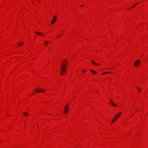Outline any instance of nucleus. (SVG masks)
<instances>
[{
    "instance_id": "7",
    "label": "nucleus",
    "mask_w": 148,
    "mask_h": 148,
    "mask_svg": "<svg viewBox=\"0 0 148 148\" xmlns=\"http://www.w3.org/2000/svg\"><path fill=\"white\" fill-rule=\"evenodd\" d=\"M90 71L93 73L94 74H96L97 73V72L96 71H94L93 70H90Z\"/></svg>"
},
{
    "instance_id": "9",
    "label": "nucleus",
    "mask_w": 148,
    "mask_h": 148,
    "mask_svg": "<svg viewBox=\"0 0 148 148\" xmlns=\"http://www.w3.org/2000/svg\"><path fill=\"white\" fill-rule=\"evenodd\" d=\"M116 117H114L113 119H112V121L113 122H114L116 119Z\"/></svg>"
},
{
    "instance_id": "15",
    "label": "nucleus",
    "mask_w": 148,
    "mask_h": 148,
    "mask_svg": "<svg viewBox=\"0 0 148 148\" xmlns=\"http://www.w3.org/2000/svg\"><path fill=\"white\" fill-rule=\"evenodd\" d=\"M48 42L47 41H46L45 42V45L46 46L48 43Z\"/></svg>"
},
{
    "instance_id": "1",
    "label": "nucleus",
    "mask_w": 148,
    "mask_h": 148,
    "mask_svg": "<svg viewBox=\"0 0 148 148\" xmlns=\"http://www.w3.org/2000/svg\"><path fill=\"white\" fill-rule=\"evenodd\" d=\"M66 70V65L65 64H62L60 68V70L61 71V75H63L64 74Z\"/></svg>"
},
{
    "instance_id": "10",
    "label": "nucleus",
    "mask_w": 148,
    "mask_h": 148,
    "mask_svg": "<svg viewBox=\"0 0 148 148\" xmlns=\"http://www.w3.org/2000/svg\"><path fill=\"white\" fill-rule=\"evenodd\" d=\"M91 62L93 64H95L96 65H98V64L97 63L93 61H92Z\"/></svg>"
},
{
    "instance_id": "4",
    "label": "nucleus",
    "mask_w": 148,
    "mask_h": 148,
    "mask_svg": "<svg viewBox=\"0 0 148 148\" xmlns=\"http://www.w3.org/2000/svg\"><path fill=\"white\" fill-rule=\"evenodd\" d=\"M63 63H62L61 65L62 64H65L66 65V67L67 64H68V62L66 59L62 61Z\"/></svg>"
},
{
    "instance_id": "21",
    "label": "nucleus",
    "mask_w": 148,
    "mask_h": 148,
    "mask_svg": "<svg viewBox=\"0 0 148 148\" xmlns=\"http://www.w3.org/2000/svg\"><path fill=\"white\" fill-rule=\"evenodd\" d=\"M85 71H83V73H85Z\"/></svg>"
},
{
    "instance_id": "19",
    "label": "nucleus",
    "mask_w": 148,
    "mask_h": 148,
    "mask_svg": "<svg viewBox=\"0 0 148 148\" xmlns=\"http://www.w3.org/2000/svg\"><path fill=\"white\" fill-rule=\"evenodd\" d=\"M110 102L111 103H112V100L111 99H110Z\"/></svg>"
},
{
    "instance_id": "17",
    "label": "nucleus",
    "mask_w": 148,
    "mask_h": 148,
    "mask_svg": "<svg viewBox=\"0 0 148 148\" xmlns=\"http://www.w3.org/2000/svg\"><path fill=\"white\" fill-rule=\"evenodd\" d=\"M137 3H136L134 5H133L131 8H130V9L132 8H133V7H134L137 4Z\"/></svg>"
},
{
    "instance_id": "23",
    "label": "nucleus",
    "mask_w": 148,
    "mask_h": 148,
    "mask_svg": "<svg viewBox=\"0 0 148 148\" xmlns=\"http://www.w3.org/2000/svg\"><path fill=\"white\" fill-rule=\"evenodd\" d=\"M60 36H60H58V37H59V36Z\"/></svg>"
},
{
    "instance_id": "13",
    "label": "nucleus",
    "mask_w": 148,
    "mask_h": 148,
    "mask_svg": "<svg viewBox=\"0 0 148 148\" xmlns=\"http://www.w3.org/2000/svg\"><path fill=\"white\" fill-rule=\"evenodd\" d=\"M35 33L38 35H42V34L39 33V32H35Z\"/></svg>"
},
{
    "instance_id": "6",
    "label": "nucleus",
    "mask_w": 148,
    "mask_h": 148,
    "mask_svg": "<svg viewBox=\"0 0 148 148\" xmlns=\"http://www.w3.org/2000/svg\"><path fill=\"white\" fill-rule=\"evenodd\" d=\"M56 18L55 16H54L53 17V19L52 21V22L51 23V24H53L55 23L56 22Z\"/></svg>"
},
{
    "instance_id": "20",
    "label": "nucleus",
    "mask_w": 148,
    "mask_h": 148,
    "mask_svg": "<svg viewBox=\"0 0 148 148\" xmlns=\"http://www.w3.org/2000/svg\"><path fill=\"white\" fill-rule=\"evenodd\" d=\"M118 115L117 114L116 116L115 117H116V118H117V117H118Z\"/></svg>"
},
{
    "instance_id": "18",
    "label": "nucleus",
    "mask_w": 148,
    "mask_h": 148,
    "mask_svg": "<svg viewBox=\"0 0 148 148\" xmlns=\"http://www.w3.org/2000/svg\"><path fill=\"white\" fill-rule=\"evenodd\" d=\"M24 114L25 115H28V114L26 112H25Z\"/></svg>"
},
{
    "instance_id": "2",
    "label": "nucleus",
    "mask_w": 148,
    "mask_h": 148,
    "mask_svg": "<svg viewBox=\"0 0 148 148\" xmlns=\"http://www.w3.org/2000/svg\"><path fill=\"white\" fill-rule=\"evenodd\" d=\"M140 64V61L139 60H137L134 63V65L136 66H138Z\"/></svg>"
},
{
    "instance_id": "16",
    "label": "nucleus",
    "mask_w": 148,
    "mask_h": 148,
    "mask_svg": "<svg viewBox=\"0 0 148 148\" xmlns=\"http://www.w3.org/2000/svg\"><path fill=\"white\" fill-rule=\"evenodd\" d=\"M23 42H21L19 44V46H21V45H23Z\"/></svg>"
},
{
    "instance_id": "22",
    "label": "nucleus",
    "mask_w": 148,
    "mask_h": 148,
    "mask_svg": "<svg viewBox=\"0 0 148 148\" xmlns=\"http://www.w3.org/2000/svg\"><path fill=\"white\" fill-rule=\"evenodd\" d=\"M83 5H81V6L82 7H83Z\"/></svg>"
},
{
    "instance_id": "11",
    "label": "nucleus",
    "mask_w": 148,
    "mask_h": 148,
    "mask_svg": "<svg viewBox=\"0 0 148 148\" xmlns=\"http://www.w3.org/2000/svg\"><path fill=\"white\" fill-rule=\"evenodd\" d=\"M110 73L111 72H104L103 73H102V75H104V74H106V73Z\"/></svg>"
},
{
    "instance_id": "5",
    "label": "nucleus",
    "mask_w": 148,
    "mask_h": 148,
    "mask_svg": "<svg viewBox=\"0 0 148 148\" xmlns=\"http://www.w3.org/2000/svg\"><path fill=\"white\" fill-rule=\"evenodd\" d=\"M69 106L68 105H67L66 107H65L64 108V110H65V111H64V113H66L67 111H68V110L69 109Z\"/></svg>"
},
{
    "instance_id": "14",
    "label": "nucleus",
    "mask_w": 148,
    "mask_h": 148,
    "mask_svg": "<svg viewBox=\"0 0 148 148\" xmlns=\"http://www.w3.org/2000/svg\"><path fill=\"white\" fill-rule=\"evenodd\" d=\"M138 91L139 92H140L141 90V89L140 88H137Z\"/></svg>"
},
{
    "instance_id": "3",
    "label": "nucleus",
    "mask_w": 148,
    "mask_h": 148,
    "mask_svg": "<svg viewBox=\"0 0 148 148\" xmlns=\"http://www.w3.org/2000/svg\"><path fill=\"white\" fill-rule=\"evenodd\" d=\"M35 91L38 92H44L45 91V90L42 89H35Z\"/></svg>"
},
{
    "instance_id": "12",
    "label": "nucleus",
    "mask_w": 148,
    "mask_h": 148,
    "mask_svg": "<svg viewBox=\"0 0 148 148\" xmlns=\"http://www.w3.org/2000/svg\"><path fill=\"white\" fill-rule=\"evenodd\" d=\"M111 104L114 107H116V105L113 102H112Z\"/></svg>"
},
{
    "instance_id": "8",
    "label": "nucleus",
    "mask_w": 148,
    "mask_h": 148,
    "mask_svg": "<svg viewBox=\"0 0 148 148\" xmlns=\"http://www.w3.org/2000/svg\"><path fill=\"white\" fill-rule=\"evenodd\" d=\"M121 114V112H119L118 114H117L118 115V117L116 118V119H117L119 117L120 115Z\"/></svg>"
}]
</instances>
